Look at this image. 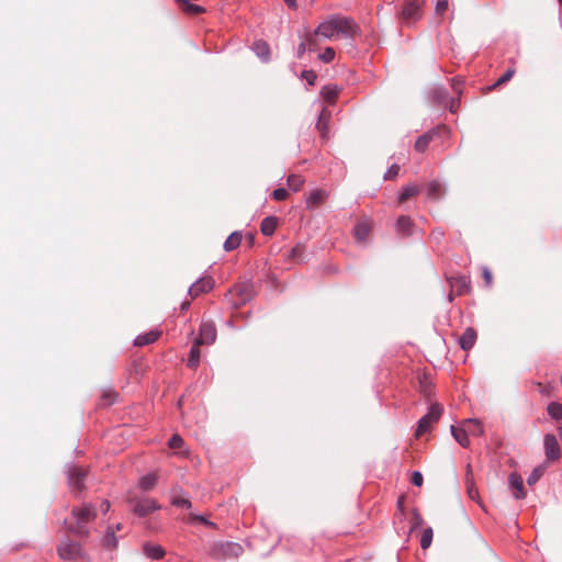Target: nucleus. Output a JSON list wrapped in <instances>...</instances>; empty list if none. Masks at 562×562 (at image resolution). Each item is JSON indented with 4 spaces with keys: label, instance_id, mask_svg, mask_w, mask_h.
<instances>
[{
    "label": "nucleus",
    "instance_id": "1",
    "mask_svg": "<svg viewBox=\"0 0 562 562\" xmlns=\"http://www.w3.org/2000/svg\"><path fill=\"white\" fill-rule=\"evenodd\" d=\"M360 27L351 16L331 14L315 29V34L326 40L344 38L353 41Z\"/></svg>",
    "mask_w": 562,
    "mask_h": 562
},
{
    "label": "nucleus",
    "instance_id": "2",
    "mask_svg": "<svg viewBox=\"0 0 562 562\" xmlns=\"http://www.w3.org/2000/svg\"><path fill=\"white\" fill-rule=\"evenodd\" d=\"M71 513L76 527H71L70 530L78 536H88L87 524L95 519V507L92 504H83L81 507H74Z\"/></svg>",
    "mask_w": 562,
    "mask_h": 562
},
{
    "label": "nucleus",
    "instance_id": "3",
    "mask_svg": "<svg viewBox=\"0 0 562 562\" xmlns=\"http://www.w3.org/2000/svg\"><path fill=\"white\" fill-rule=\"evenodd\" d=\"M243 553V547L237 542L225 541L213 544L211 554L215 559L238 558Z\"/></svg>",
    "mask_w": 562,
    "mask_h": 562
},
{
    "label": "nucleus",
    "instance_id": "4",
    "mask_svg": "<svg viewBox=\"0 0 562 562\" xmlns=\"http://www.w3.org/2000/svg\"><path fill=\"white\" fill-rule=\"evenodd\" d=\"M127 502L132 506L133 513L138 517H145L150 513L160 509L158 503L155 499L148 497H128Z\"/></svg>",
    "mask_w": 562,
    "mask_h": 562
},
{
    "label": "nucleus",
    "instance_id": "5",
    "mask_svg": "<svg viewBox=\"0 0 562 562\" xmlns=\"http://www.w3.org/2000/svg\"><path fill=\"white\" fill-rule=\"evenodd\" d=\"M443 412V408L440 404L434 403L428 408V412L426 415H424L419 420L417 425V436L427 432L431 426L437 423Z\"/></svg>",
    "mask_w": 562,
    "mask_h": 562
},
{
    "label": "nucleus",
    "instance_id": "6",
    "mask_svg": "<svg viewBox=\"0 0 562 562\" xmlns=\"http://www.w3.org/2000/svg\"><path fill=\"white\" fill-rule=\"evenodd\" d=\"M66 474L68 484L72 490L81 492L85 488V480L88 474L86 469L69 463L66 465Z\"/></svg>",
    "mask_w": 562,
    "mask_h": 562
},
{
    "label": "nucleus",
    "instance_id": "7",
    "mask_svg": "<svg viewBox=\"0 0 562 562\" xmlns=\"http://www.w3.org/2000/svg\"><path fill=\"white\" fill-rule=\"evenodd\" d=\"M422 16V3L419 0H407L401 10V19L406 24L415 23Z\"/></svg>",
    "mask_w": 562,
    "mask_h": 562
},
{
    "label": "nucleus",
    "instance_id": "8",
    "mask_svg": "<svg viewBox=\"0 0 562 562\" xmlns=\"http://www.w3.org/2000/svg\"><path fill=\"white\" fill-rule=\"evenodd\" d=\"M216 327L213 322H203L200 326L199 337L194 342L196 345H212L216 340Z\"/></svg>",
    "mask_w": 562,
    "mask_h": 562
},
{
    "label": "nucleus",
    "instance_id": "9",
    "mask_svg": "<svg viewBox=\"0 0 562 562\" xmlns=\"http://www.w3.org/2000/svg\"><path fill=\"white\" fill-rule=\"evenodd\" d=\"M57 552L63 560H75L81 555V547L78 542L66 539L58 546Z\"/></svg>",
    "mask_w": 562,
    "mask_h": 562
},
{
    "label": "nucleus",
    "instance_id": "10",
    "mask_svg": "<svg viewBox=\"0 0 562 562\" xmlns=\"http://www.w3.org/2000/svg\"><path fill=\"white\" fill-rule=\"evenodd\" d=\"M543 447H544V453L546 458L549 461H555L561 458V450L559 442L554 435L547 434L543 438Z\"/></svg>",
    "mask_w": 562,
    "mask_h": 562
},
{
    "label": "nucleus",
    "instance_id": "11",
    "mask_svg": "<svg viewBox=\"0 0 562 562\" xmlns=\"http://www.w3.org/2000/svg\"><path fill=\"white\" fill-rule=\"evenodd\" d=\"M434 100L440 105H449L451 112L458 105L459 101L454 98H450L448 91L442 86H437L431 91Z\"/></svg>",
    "mask_w": 562,
    "mask_h": 562
},
{
    "label": "nucleus",
    "instance_id": "12",
    "mask_svg": "<svg viewBox=\"0 0 562 562\" xmlns=\"http://www.w3.org/2000/svg\"><path fill=\"white\" fill-rule=\"evenodd\" d=\"M213 286L214 280L211 277H202L191 284L188 292L192 297H196L202 293L211 291Z\"/></svg>",
    "mask_w": 562,
    "mask_h": 562
},
{
    "label": "nucleus",
    "instance_id": "13",
    "mask_svg": "<svg viewBox=\"0 0 562 562\" xmlns=\"http://www.w3.org/2000/svg\"><path fill=\"white\" fill-rule=\"evenodd\" d=\"M143 552L145 557L150 560H160L166 554V551L161 546L153 542H145L143 544Z\"/></svg>",
    "mask_w": 562,
    "mask_h": 562
},
{
    "label": "nucleus",
    "instance_id": "14",
    "mask_svg": "<svg viewBox=\"0 0 562 562\" xmlns=\"http://www.w3.org/2000/svg\"><path fill=\"white\" fill-rule=\"evenodd\" d=\"M476 331L472 327H468L459 338V345L462 350H470L476 341Z\"/></svg>",
    "mask_w": 562,
    "mask_h": 562
},
{
    "label": "nucleus",
    "instance_id": "15",
    "mask_svg": "<svg viewBox=\"0 0 562 562\" xmlns=\"http://www.w3.org/2000/svg\"><path fill=\"white\" fill-rule=\"evenodd\" d=\"M465 426L467 425H464V423H463L462 426H460V427H457V426L450 427V432H451L452 437L463 448H468L470 446L469 435H468V430H467Z\"/></svg>",
    "mask_w": 562,
    "mask_h": 562
},
{
    "label": "nucleus",
    "instance_id": "16",
    "mask_svg": "<svg viewBox=\"0 0 562 562\" xmlns=\"http://www.w3.org/2000/svg\"><path fill=\"white\" fill-rule=\"evenodd\" d=\"M427 198L431 200L440 199L445 193L443 184L438 180H432L425 187Z\"/></svg>",
    "mask_w": 562,
    "mask_h": 562
},
{
    "label": "nucleus",
    "instance_id": "17",
    "mask_svg": "<svg viewBox=\"0 0 562 562\" xmlns=\"http://www.w3.org/2000/svg\"><path fill=\"white\" fill-rule=\"evenodd\" d=\"M252 50L261 61L267 63L270 60V47L267 42L262 40L256 41L252 45Z\"/></svg>",
    "mask_w": 562,
    "mask_h": 562
},
{
    "label": "nucleus",
    "instance_id": "18",
    "mask_svg": "<svg viewBox=\"0 0 562 562\" xmlns=\"http://www.w3.org/2000/svg\"><path fill=\"white\" fill-rule=\"evenodd\" d=\"M327 196V192L322 189H317L312 191L308 196L306 198V206L307 209H313L316 205L321 204L325 201Z\"/></svg>",
    "mask_w": 562,
    "mask_h": 562
},
{
    "label": "nucleus",
    "instance_id": "19",
    "mask_svg": "<svg viewBox=\"0 0 562 562\" xmlns=\"http://www.w3.org/2000/svg\"><path fill=\"white\" fill-rule=\"evenodd\" d=\"M278 226V218L276 216H267L261 221L260 232L265 236H272Z\"/></svg>",
    "mask_w": 562,
    "mask_h": 562
},
{
    "label": "nucleus",
    "instance_id": "20",
    "mask_svg": "<svg viewBox=\"0 0 562 562\" xmlns=\"http://www.w3.org/2000/svg\"><path fill=\"white\" fill-rule=\"evenodd\" d=\"M159 335L160 333L158 330H150L148 333L138 335L134 340V345L138 347L150 345L158 339Z\"/></svg>",
    "mask_w": 562,
    "mask_h": 562
},
{
    "label": "nucleus",
    "instance_id": "21",
    "mask_svg": "<svg viewBox=\"0 0 562 562\" xmlns=\"http://www.w3.org/2000/svg\"><path fill=\"white\" fill-rule=\"evenodd\" d=\"M437 134L435 130H431L423 135H420L416 142H415V150L419 153H424L427 147L429 146V143L431 142L432 137Z\"/></svg>",
    "mask_w": 562,
    "mask_h": 562
},
{
    "label": "nucleus",
    "instance_id": "22",
    "mask_svg": "<svg viewBox=\"0 0 562 562\" xmlns=\"http://www.w3.org/2000/svg\"><path fill=\"white\" fill-rule=\"evenodd\" d=\"M413 222L409 216L401 215L396 221V229L398 233L409 236L412 235Z\"/></svg>",
    "mask_w": 562,
    "mask_h": 562
},
{
    "label": "nucleus",
    "instance_id": "23",
    "mask_svg": "<svg viewBox=\"0 0 562 562\" xmlns=\"http://www.w3.org/2000/svg\"><path fill=\"white\" fill-rule=\"evenodd\" d=\"M509 484L515 490L514 497L516 499H521L525 497L524 483L520 476L516 474H510Z\"/></svg>",
    "mask_w": 562,
    "mask_h": 562
},
{
    "label": "nucleus",
    "instance_id": "24",
    "mask_svg": "<svg viewBox=\"0 0 562 562\" xmlns=\"http://www.w3.org/2000/svg\"><path fill=\"white\" fill-rule=\"evenodd\" d=\"M464 425L468 426V435L481 437L484 434V428L479 419L469 418L464 420Z\"/></svg>",
    "mask_w": 562,
    "mask_h": 562
},
{
    "label": "nucleus",
    "instance_id": "25",
    "mask_svg": "<svg viewBox=\"0 0 562 562\" xmlns=\"http://www.w3.org/2000/svg\"><path fill=\"white\" fill-rule=\"evenodd\" d=\"M420 192V188L415 183H408L403 187L402 191L398 194V201L404 202L407 199L416 196Z\"/></svg>",
    "mask_w": 562,
    "mask_h": 562
},
{
    "label": "nucleus",
    "instance_id": "26",
    "mask_svg": "<svg viewBox=\"0 0 562 562\" xmlns=\"http://www.w3.org/2000/svg\"><path fill=\"white\" fill-rule=\"evenodd\" d=\"M241 243V233L240 232H233L224 241V249L225 251H232L239 247Z\"/></svg>",
    "mask_w": 562,
    "mask_h": 562
},
{
    "label": "nucleus",
    "instance_id": "27",
    "mask_svg": "<svg viewBox=\"0 0 562 562\" xmlns=\"http://www.w3.org/2000/svg\"><path fill=\"white\" fill-rule=\"evenodd\" d=\"M157 480L158 477L156 474L148 473L139 479L138 487L143 491H150L156 486Z\"/></svg>",
    "mask_w": 562,
    "mask_h": 562
},
{
    "label": "nucleus",
    "instance_id": "28",
    "mask_svg": "<svg viewBox=\"0 0 562 562\" xmlns=\"http://www.w3.org/2000/svg\"><path fill=\"white\" fill-rule=\"evenodd\" d=\"M370 233V226L366 222L358 223L353 228V234L357 240L366 241Z\"/></svg>",
    "mask_w": 562,
    "mask_h": 562
},
{
    "label": "nucleus",
    "instance_id": "29",
    "mask_svg": "<svg viewBox=\"0 0 562 562\" xmlns=\"http://www.w3.org/2000/svg\"><path fill=\"white\" fill-rule=\"evenodd\" d=\"M199 346L200 345H196V342H194L193 346L190 349L187 366L189 368H191V369L198 368V366L200 363V349H199Z\"/></svg>",
    "mask_w": 562,
    "mask_h": 562
},
{
    "label": "nucleus",
    "instance_id": "30",
    "mask_svg": "<svg viewBox=\"0 0 562 562\" xmlns=\"http://www.w3.org/2000/svg\"><path fill=\"white\" fill-rule=\"evenodd\" d=\"M339 93V89L337 86H324L321 90L322 97L327 100L328 102H334Z\"/></svg>",
    "mask_w": 562,
    "mask_h": 562
},
{
    "label": "nucleus",
    "instance_id": "31",
    "mask_svg": "<svg viewBox=\"0 0 562 562\" xmlns=\"http://www.w3.org/2000/svg\"><path fill=\"white\" fill-rule=\"evenodd\" d=\"M117 542L119 540L117 537L115 536L114 529L109 528L102 538V544L108 548H116Z\"/></svg>",
    "mask_w": 562,
    "mask_h": 562
},
{
    "label": "nucleus",
    "instance_id": "32",
    "mask_svg": "<svg viewBox=\"0 0 562 562\" xmlns=\"http://www.w3.org/2000/svg\"><path fill=\"white\" fill-rule=\"evenodd\" d=\"M288 186L294 192L300 191L304 184V178L300 175H290L288 177Z\"/></svg>",
    "mask_w": 562,
    "mask_h": 562
},
{
    "label": "nucleus",
    "instance_id": "33",
    "mask_svg": "<svg viewBox=\"0 0 562 562\" xmlns=\"http://www.w3.org/2000/svg\"><path fill=\"white\" fill-rule=\"evenodd\" d=\"M547 412L551 418L557 419V420L562 419V404L561 403L551 402L547 407Z\"/></svg>",
    "mask_w": 562,
    "mask_h": 562
},
{
    "label": "nucleus",
    "instance_id": "34",
    "mask_svg": "<svg viewBox=\"0 0 562 562\" xmlns=\"http://www.w3.org/2000/svg\"><path fill=\"white\" fill-rule=\"evenodd\" d=\"M316 128L322 133L323 137H326L328 131V122L326 119L325 109H323L318 114Z\"/></svg>",
    "mask_w": 562,
    "mask_h": 562
},
{
    "label": "nucleus",
    "instance_id": "35",
    "mask_svg": "<svg viewBox=\"0 0 562 562\" xmlns=\"http://www.w3.org/2000/svg\"><path fill=\"white\" fill-rule=\"evenodd\" d=\"M432 536H434V532L430 527L425 528L423 530L422 538H420V547L423 549H427L430 547L431 541H432Z\"/></svg>",
    "mask_w": 562,
    "mask_h": 562
},
{
    "label": "nucleus",
    "instance_id": "36",
    "mask_svg": "<svg viewBox=\"0 0 562 562\" xmlns=\"http://www.w3.org/2000/svg\"><path fill=\"white\" fill-rule=\"evenodd\" d=\"M544 473V468L543 467H537L535 468L531 473L528 475L527 477V483L529 485H533L535 483H537L540 477L543 475Z\"/></svg>",
    "mask_w": 562,
    "mask_h": 562
},
{
    "label": "nucleus",
    "instance_id": "37",
    "mask_svg": "<svg viewBox=\"0 0 562 562\" xmlns=\"http://www.w3.org/2000/svg\"><path fill=\"white\" fill-rule=\"evenodd\" d=\"M171 504L176 507H183L187 509H190L192 507V503L190 499L180 496H173L171 498Z\"/></svg>",
    "mask_w": 562,
    "mask_h": 562
},
{
    "label": "nucleus",
    "instance_id": "38",
    "mask_svg": "<svg viewBox=\"0 0 562 562\" xmlns=\"http://www.w3.org/2000/svg\"><path fill=\"white\" fill-rule=\"evenodd\" d=\"M183 445H184V441H183L182 437L179 435H173L168 441V446L171 449H176V450H180L183 447Z\"/></svg>",
    "mask_w": 562,
    "mask_h": 562
},
{
    "label": "nucleus",
    "instance_id": "39",
    "mask_svg": "<svg viewBox=\"0 0 562 562\" xmlns=\"http://www.w3.org/2000/svg\"><path fill=\"white\" fill-rule=\"evenodd\" d=\"M335 58V50L331 47H326L325 50L319 55V59L324 63H330Z\"/></svg>",
    "mask_w": 562,
    "mask_h": 562
},
{
    "label": "nucleus",
    "instance_id": "40",
    "mask_svg": "<svg viewBox=\"0 0 562 562\" xmlns=\"http://www.w3.org/2000/svg\"><path fill=\"white\" fill-rule=\"evenodd\" d=\"M301 77L306 80L308 86H314L317 79V76L313 70L302 71Z\"/></svg>",
    "mask_w": 562,
    "mask_h": 562
},
{
    "label": "nucleus",
    "instance_id": "41",
    "mask_svg": "<svg viewBox=\"0 0 562 562\" xmlns=\"http://www.w3.org/2000/svg\"><path fill=\"white\" fill-rule=\"evenodd\" d=\"M398 171H400V166L396 165V164H393L392 166H390V168L386 170V172L384 173V179L385 180H390V179H393L395 178L397 175H398Z\"/></svg>",
    "mask_w": 562,
    "mask_h": 562
},
{
    "label": "nucleus",
    "instance_id": "42",
    "mask_svg": "<svg viewBox=\"0 0 562 562\" xmlns=\"http://www.w3.org/2000/svg\"><path fill=\"white\" fill-rule=\"evenodd\" d=\"M289 193L284 188L274 189L272 192V198L277 201H283L288 198Z\"/></svg>",
    "mask_w": 562,
    "mask_h": 562
},
{
    "label": "nucleus",
    "instance_id": "43",
    "mask_svg": "<svg viewBox=\"0 0 562 562\" xmlns=\"http://www.w3.org/2000/svg\"><path fill=\"white\" fill-rule=\"evenodd\" d=\"M183 5H184V11H187L188 13H191V14H198V13L204 12V9L196 4L188 3V4H183Z\"/></svg>",
    "mask_w": 562,
    "mask_h": 562
},
{
    "label": "nucleus",
    "instance_id": "44",
    "mask_svg": "<svg viewBox=\"0 0 562 562\" xmlns=\"http://www.w3.org/2000/svg\"><path fill=\"white\" fill-rule=\"evenodd\" d=\"M316 36H318L317 34H315V31L313 33H307L305 40L303 42L306 43V46L308 45L310 49H313L314 47H316Z\"/></svg>",
    "mask_w": 562,
    "mask_h": 562
},
{
    "label": "nucleus",
    "instance_id": "45",
    "mask_svg": "<svg viewBox=\"0 0 562 562\" xmlns=\"http://www.w3.org/2000/svg\"><path fill=\"white\" fill-rule=\"evenodd\" d=\"M515 74V70L514 69H507L499 78L498 80L496 81L495 85H502V83H505L507 82L508 80L512 79V77L514 76Z\"/></svg>",
    "mask_w": 562,
    "mask_h": 562
},
{
    "label": "nucleus",
    "instance_id": "46",
    "mask_svg": "<svg viewBox=\"0 0 562 562\" xmlns=\"http://www.w3.org/2000/svg\"><path fill=\"white\" fill-rule=\"evenodd\" d=\"M412 484L415 486H422L424 482L423 474L419 471H414L411 479Z\"/></svg>",
    "mask_w": 562,
    "mask_h": 562
},
{
    "label": "nucleus",
    "instance_id": "47",
    "mask_svg": "<svg viewBox=\"0 0 562 562\" xmlns=\"http://www.w3.org/2000/svg\"><path fill=\"white\" fill-rule=\"evenodd\" d=\"M448 8V0H438L436 3V11L437 13L441 14L443 13Z\"/></svg>",
    "mask_w": 562,
    "mask_h": 562
},
{
    "label": "nucleus",
    "instance_id": "48",
    "mask_svg": "<svg viewBox=\"0 0 562 562\" xmlns=\"http://www.w3.org/2000/svg\"><path fill=\"white\" fill-rule=\"evenodd\" d=\"M305 52H306V43L305 42H301L297 45V48H296V57L297 58H302L303 55L305 54Z\"/></svg>",
    "mask_w": 562,
    "mask_h": 562
},
{
    "label": "nucleus",
    "instance_id": "49",
    "mask_svg": "<svg viewBox=\"0 0 562 562\" xmlns=\"http://www.w3.org/2000/svg\"><path fill=\"white\" fill-rule=\"evenodd\" d=\"M451 81H452V82H451V86H452L453 91H454L457 94H461V93H462V90H461V88H460V85H461L460 79H458V78H453Z\"/></svg>",
    "mask_w": 562,
    "mask_h": 562
},
{
    "label": "nucleus",
    "instance_id": "50",
    "mask_svg": "<svg viewBox=\"0 0 562 562\" xmlns=\"http://www.w3.org/2000/svg\"><path fill=\"white\" fill-rule=\"evenodd\" d=\"M458 288H459L460 292H462L469 288V281L465 277H462L458 280Z\"/></svg>",
    "mask_w": 562,
    "mask_h": 562
},
{
    "label": "nucleus",
    "instance_id": "51",
    "mask_svg": "<svg viewBox=\"0 0 562 562\" xmlns=\"http://www.w3.org/2000/svg\"><path fill=\"white\" fill-rule=\"evenodd\" d=\"M115 396V393H104L102 400L104 401L105 405H110L114 402Z\"/></svg>",
    "mask_w": 562,
    "mask_h": 562
},
{
    "label": "nucleus",
    "instance_id": "52",
    "mask_svg": "<svg viewBox=\"0 0 562 562\" xmlns=\"http://www.w3.org/2000/svg\"><path fill=\"white\" fill-rule=\"evenodd\" d=\"M301 251H302V247L300 245H297L296 247L292 248L290 256L294 259H297V258H300Z\"/></svg>",
    "mask_w": 562,
    "mask_h": 562
},
{
    "label": "nucleus",
    "instance_id": "53",
    "mask_svg": "<svg viewBox=\"0 0 562 562\" xmlns=\"http://www.w3.org/2000/svg\"><path fill=\"white\" fill-rule=\"evenodd\" d=\"M442 236H443V232L441 229H434L431 233V237L435 240H440Z\"/></svg>",
    "mask_w": 562,
    "mask_h": 562
},
{
    "label": "nucleus",
    "instance_id": "54",
    "mask_svg": "<svg viewBox=\"0 0 562 562\" xmlns=\"http://www.w3.org/2000/svg\"><path fill=\"white\" fill-rule=\"evenodd\" d=\"M483 277H484L486 283L490 284L492 281V273L487 268L483 269Z\"/></svg>",
    "mask_w": 562,
    "mask_h": 562
},
{
    "label": "nucleus",
    "instance_id": "55",
    "mask_svg": "<svg viewBox=\"0 0 562 562\" xmlns=\"http://www.w3.org/2000/svg\"><path fill=\"white\" fill-rule=\"evenodd\" d=\"M194 519L199 520L200 522L204 524V525H213L211 521H209L204 516H201V515H196L194 516Z\"/></svg>",
    "mask_w": 562,
    "mask_h": 562
},
{
    "label": "nucleus",
    "instance_id": "56",
    "mask_svg": "<svg viewBox=\"0 0 562 562\" xmlns=\"http://www.w3.org/2000/svg\"><path fill=\"white\" fill-rule=\"evenodd\" d=\"M100 507L103 513H108L110 509V503L108 501H103Z\"/></svg>",
    "mask_w": 562,
    "mask_h": 562
},
{
    "label": "nucleus",
    "instance_id": "57",
    "mask_svg": "<svg viewBox=\"0 0 562 562\" xmlns=\"http://www.w3.org/2000/svg\"><path fill=\"white\" fill-rule=\"evenodd\" d=\"M189 307H190V302H189V301H184V302H182V303H181V305H180V308H181V311H183V312H184V311H187Z\"/></svg>",
    "mask_w": 562,
    "mask_h": 562
},
{
    "label": "nucleus",
    "instance_id": "58",
    "mask_svg": "<svg viewBox=\"0 0 562 562\" xmlns=\"http://www.w3.org/2000/svg\"><path fill=\"white\" fill-rule=\"evenodd\" d=\"M284 2H285L290 8H296V2H295V0H284Z\"/></svg>",
    "mask_w": 562,
    "mask_h": 562
},
{
    "label": "nucleus",
    "instance_id": "59",
    "mask_svg": "<svg viewBox=\"0 0 562 562\" xmlns=\"http://www.w3.org/2000/svg\"><path fill=\"white\" fill-rule=\"evenodd\" d=\"M415 518L417 519L418 524L422 521V518H420V516L417 513L415 514Z\"/></svg>",
    "mask_w": 562,
    "mask_h": 562
},
{
    "label": "nucleus",
    "instance_id": "60",
    "mask_svg": "<svg viewBox=\"0 0 562 562\" xmlns=\"http://www.w3.org/2000/svg\"><path fill=\"white\" fill-rule=\"evenodd\" d=\"M121 529H122V525H121V524H116V525H115V529H114V531H115V530H121Z\"/></svg>",
    "mask_w": 562,
    "mask_h": 562
},
{
    "label": "nucleus",
    "instance_id": "61",
    "mask_svg": "<svg viewBox=\"0 0 562 562\" xmlns=\"http://www.w3.org/2000/svg\"><path fill=\"white\" fill-rule=\"evenodd\" d=\"M469 495H470V497H471V498H473V497H474V496H473V495H474V492H472V490H471V488H469Z\"/></svg>",
    "mask_w": 562,
    "mask_h": 562
},
{
    "label": "nucleus",
    "instance_id": "62",
    "mask_svg": "<svg viewBox=\"0 0 562 562\" xmlns=\"http://www.w3.org/2000/svg\"><path fill=\"white\" fill-rule=\"evenodd\" d=\"M559 436H560V438L562 440V427L559 428Z\"/></svg>",
    "mask_w": 562,
    "mask_h": 562
},
{
    "label": "nucleus",
    "instance_id": "63",
    "mask_svg": "<svg viewBox=\"0 0 562 562\" xmlns=\"http://www.w3.org/2000/svg\"><path fill=\"white\" fill-rule=\"evenodd\" d=\"M397 505L402 506V499H398Z\"/></svg>",
    "mask_w": 562,
    "mask_h": 562
},
{
    "label": "nucleus",
    "instance_id": "64",
    "mask_svg": "<svg viewBox=\"0 0 562 562\" xmlns=\"http://www.w3.org/2000/svg\"><path fill=\"white\" fill-rule=\"evenodd\" d=\"M562 4V0H558Z\"/></svg>",
    "mask_w": 562,
    "mask_h": 562
}]
</instances>
